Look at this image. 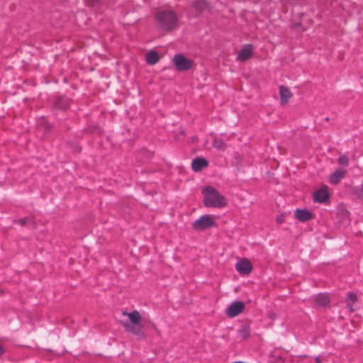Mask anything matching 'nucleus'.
I'll return each instance as SVG.
<instances>
[{
    "instance_id": "aec40b11",
    "label": "nucleus",
    "mask_w": 363,
    "mask_h": 363,
    "mask_svg": "<svg viewBox=\"0 0 363 363\" xmlns=\"http://www.w3.org/2000/svg\"><path fill=\"white\" fill-rule=\"evenodd\" d=\"M351 192L357 199L363 201V184L359 186H352Z\"/></svg>"
},
{
    "instance_id": "f8f14e48",
    "label": "nucleus",
    "mask_w": 363,
    "mask_h": 363,
    "mask_svg": "<svg viewBox=\"0 0 363 363\" xmlns=\"http://www.w3.org/2000/svg\"><path fill=\"white\" fill-rule=\"evenodd\" d=\"M295 217L301 222H306L313 218V213L306 208H297L295 211Z\"/></svg>"
},
{
    "instance_id": "7c9ffc66",
    "label": "nucleus",
    "mask_w": 363,
    "mask_h": 363,
    "mask_svg": "<svg viewBox=\"0 0 363 363\" xmlns=\"http://www.w3.org/2000/svg\"><path fill=\"white\" fill-rule=\"evenodd\" d=\"M233 363H244L243 362H240V361H238V362H234Z\"/></svg>"
},
{
    "instance_id": "dca6fc26",
    "label": "nucleus",
    "mask_w": 363,
    "mask_h": 363,
    "mask_svg": "<svg viewBox=\"0 0 363 363\" xmlns=\"http://www.w3.org/2000/svg\"><path fill=\"white\" fill-rule=\"evenodd\" d=\"M193 8L197 14H200L209 8L208 3L206 0H195Z\"/></svg>"
},
{
    "instance_id": "9b49d317",
    "label": "nucleus",
    "mask_w": 363,
    "mask_h": 363,
    "mask_svg": "<svg viewBox=\"0 0 363 363\" xmlns=\"http://www.w3.org/2000/svg\"><path fill=\"white\" fill-rule=\"evenodd\" d=\"M347 171L344 169H337L329 177V181L332 184L336 185L345 177Z\"/></svg>"
},
{
    "instance_id": "1a4fd4ad",
    "label": "nucleus",
    "mask_w": 363,
    "mask_h": 363,
    "mask_svg": "<svg viewBox=\"0 0 363 363\" xmlns=\"http://www.w3.org/2000/svg\"><path fill=\"white\" fill-rule=\"evenodd\" d=\"M329 197L330 194L328 191V186H324L314 193L313 201L317 203H324L328 201Z\"/></svg>"
},
{
    "instance_id": "4be33fe9",
    "label": "nucleus",
    "mask_w": 363,
    "mask_h": 363,
    "mask_svg": "<svg viewBox=\"0 0 363 363\" xmlns=\"http://www.w3.org/2000/svg\"><path fill=\"white\" fill-rule=\"evenodd\" d=\"M51 128V125L45 121H42L38 125L39 130H42L45 133L49 132Z\"/></svg>"
},
{
    "instance_id": "c85d7f7f",
    "label": "nucleus",
    "mask_w": 363,
    "mask_h": 363,
    "mask_svg": "<svg viewBox=\"0 0 363 363\" xmlns=\"http://www.w3.org/2000/svg\"><path fill=\"white\" fill-rule=\"evenodd\" d=\"M315 361L316 363H321L320 358L319 357H317L315 358Z\"/></svg>"
},
{
    "instance_id": "f03ea898",
    "label": "nucleus",
    "mask_w": 363,
    "mask_h": 363,
    "mask_svg": "<svg viewBox=\"0 0 363 363\" xmlns=\"http://www.w3.org/2000/svg\"><path fill=\"white\" fill-rule=\"evenodd\" d=\"M155 18L159 29L162 31H170L178 26L177 16L172 11H159Z\"/></svg>"
},
{
    "instance_id": "412c9836",
    "label": "nucleus",
    "mask_w": 363,
    "mask_h": 363,
    "mask_svg": "<svg viewBox=\"0 0 363 363\" xmlns=\"http://www.w3.org/2000/svg\"><path fill=\"white\" fill-rule=\"evenodd\" d=\"M239 333L244 340L249 337L250 334L249 325L247 324L242 325V328L239 330Z\"/></svg>"
},
{
    "instance_id": "a878e982",
    "label": "nucleus",
    "mask_w": 363,
    "mask_h": 363,
    "mask_svg": "<svg viewBox=\"0 0 363 363\" xmlns=\"http://www.w3.org/2000/svg\"><path fill=\"white\" fill-rule=\"evenodd\" d=\"M276 220L279 224L283 223L284 222V216L283 215H279L277 217Z\"/></svg>"
},
{
    "instance_id": "0eeeda50",
    "label": "nucleus",
    "mask_w": 363,
    "mask_h": 363,
    "mask_svg": "<svg viewBox=\"0 0 363 363\" xmlns=\"http://www.w3.org/2000/svg\"><path fill=\"white\" fill-rule=\"evenodd\" d=\"M245 308V304L242 301L233 302L226 309V314L228 317H235L241 313Z\"/></svg>"
},
{
    "instance_id": "6ab92c4d",
    "label": "nucleus",
    "mask_w": 363,
    "mask_h": 363,
    "mask_svg": "<svg viewBox=\"0 0 363 363\" xmlns=\"http://www.w3.org/2000/svg\"><path fill=\"white\" fill-rule=\"evenodd\" d=\"M213 146L219 151H224L227 147V145L224 140L220 138H215L213 139Z\"/></svg>"
},
{
    "instance_id": "393cba45",
    "label": "nucleus",
    "mask_w": 363,
    "mask_h": 363,
    "mask_svg": "<svg viewBox=\"0 0 363 363\" xmlns=\"http://www.w3.org/2000/svg\"><path fill=\"white\" fill-rule=\"evenodd\" d=\"M357 301V296L352 292L347 293V301L354 303Z\"/></svg>"
},
{
    "instance_id": "a211bd4d",
    "label": "nucleus",
    "mask_w": 363,
    "mask_h": 363,
    "mask_svg": "<svg viewBox=\"0 0 363 363\" xmlns=\"http://www.w3.org/2000/svg\"><path fill=\"white\" fill-rule=\"evenodd\" d=\"M160 60V56L155 50H150L146 54V62L149 65H155Z\"/></svg>"
},
{
    "instance_id": "2eb2a0df",
    "label": "nucleus",
    "mask_w": 363,
    "mask_h": 363,
    "mask_svg": "<svg viewBox=\"0 0 363 363\" xmlns=\"http://www.w3.org/2000/svg\"><path fill=\"white\" fill-rule=\"evenodd\" d=\"M280 94V104L284 105L288 102L289 99L292 96L291 91L284 86H280L279 87Z\"/></svg>"
},
{
    "instance_id": "f257e3e1",
    "label": "nucleus",
    "mask_w": 363,
    "mask_h": 363,
    "mask_svg": "<svg viewBox=\"0 0 363 363\" xmlns=\"http://www.w3.org/2000/svg\"><path fill=\"white\" fill-rule=\"evenodd\" d=\"M202 193L204 195L203 202L206 207L221 208L227 204L225 198L211 186L203 188Z\"/></svg>"
},
{
    "instance_id": "cd10ccee",
    "label": "nucleus",
    "mask_w": 363,
    "mask_h": 363,
    "mask_svg": "<svg viewBox=\"0 0 363 363\" xmlns=\"http://www.w3.org/2000/svg\"><path fill=\"white\" fill-rule=\"evenodd\" d=\"M347 307L349 308V310H350V312L354 311V310H353V308H352V306H351L350 303H347Z\"/></svg>"
},
{
    "instance_id": "ddd939ff",
    "label": "nucleus",
    "mask_w": 363,
    "mask_h": 363,
    "mask_svg": "<svg viewBox=\"0 0 363 363\" xmlns=\"http://www.w3.org/2000/svg\"><path fill=\"white\" fill-rule=\"evenodd\" d=\"M208 161L203 157H196L191 162V168L196 172H200L203 168L208 167Z\"/></svg>"
},
{
    "instance_id": "423d86ee",
    "label": "nucleus",
    "mask_w": 363,
    "mask_h": 363,
    "mask_svg": "<svg viewBox=\"0 0 363 363\" xmlns=\"http://www.w3.org/2000/svg\"><path fill=\"white\" fill-rule=\"evenodd\" d=\"M69 107V100L64 96L55 97L52 102V111L55 114L66 111Z\"/></svg>"
},
{
    "instance_id": "f3484780",
    "label": "nucleus",
    "mask_w": 363,
    "mask_h": 363,
    "mask_svg": "<svg viewBox=\"0 0 363 363\" xmlns=\"http://www.w3.org/2000/svg\"><path fill=\"white\" fill-rule=\"evenodd\" d=\"M330 303V298L327 294H318L314 298V303L317 306L324 307Z\"/></svg>"
},
{
    "instance_id": "4468645a",
    "label": "nucleus",
    "mask_w": 363,
    "mask_h": 363,
    "mask_svg": "<svg viewBox=\"0 0 363 363\" xmlns=\"http://www.w3.org/2000/svg\"><path fill=\"white\" fill-rule=\"evenodd\" d=\"M122 315L129 318L130 322L128 323L131 325L140 323V320H141L142 317L139 311L136 310L130 313L127 311H123Z\"/></svg>"
},
{
    "instance_id": "39448f33",
    "label": "nucleus",
    "mask_w": 363,
    "mask_h": 363,
    "mask_svg": "<svg viewBox=\"0 0 363 363\" xmlns=\"http://www.w3.org/2000/svg\"><path fill=\"white\" fill-rule=\"evenodd\" d=\"M172 62L177 69L180 72L189 70L193 65L192 60L187 59L182 54H176Z\"/></svg>"
},
{
    "instance_id": "c756f323",
    "label": "nucleus",
    "mask_w": 363,
    "mask_h": 363,
    "mask_svg": "<svg viewBox=\"0 0 363 363\" xmlns=\"http://www.w3.org/2000/svg\"><path fill=\"white\" fill-rule=\"evenodd\" d=\"M80 150H81V148L79 147L76 146L74 147V152H80Z\"/></svg>"
},
{
    "instance_id": "9d476101",
    "label": "nucleus",
    "mask_w": 363,
    "mask_h": 363,
    "mask_svg": "<svg viewBox=\"0 0 363 363\" xmlns=\"http://www.w3.org/2000/svg\"><path fill=\"white\" fill-rule=\"evenodd\" d=\"M252 45L251 44H246L239 51L237 56V60L240 62H245L252 56Z\"/></svg>"
},
{
    "instance_id": "5701e85b",
    "label": "nucleus",
    "mask_w": 363,
    "mask_h": 363,
    "mask_svg": "<svg viewBox=\"0 0 363 363\" xmlns=\"http://www.w3.org/2000/svg\"><path fill=\"white\" fill-rule=\"evenodd\" d=\"M340 165L347 167L349 164V157L347 155H341L337 160Z\"/></svg>"
},
{
    "instance_id": "bb28decb",
    "label": "nucleus",
    "mask_w": 363,
    "mask_h": 363,
    "mask_svg": "<svg viewBox=\"0 0 363 363\" xmlns=\"http://www.w3.org/2000/svg\"><path fill=\"white\" fill-rule=\"evenodd\" d=\"M99 1L100 0H87L88 4L90 6H95L96 4H97L99 2Z\"/></svg>"
},
{
    "instance_id": "20e7f679",
    "label": "nucleus",
    "mask_w": 363,
    "mask_h": 363,
    "mask_svg": "<svg viewBox=\"0 0 363 363\" xmlns=\"http://www.w3.org/2000/svg\"><path fill=\"white\" fill-rule=\"evenodd\" d=\"M121 324L126 332L133 334L138 340H141L145 339V333L143 325L140 323L135 325H131L128 321H121Z\"/></svg>"
},
{
    "instance_id": "b1692460",
    "label": "nucleus",
    "mask_w": 363,
    "mask_h": 363,
    "mask_svg": "<svg viewBox=\"0 0 363 363\" xmlns=\"http://www.w3.org/2000/svg\"><path fill=\"white\" fill-rule=\"evenodd\" d=\"M31 221H32V219H30V218H23L19 219L17 221V223H19L22 226H25V225H28L29 223H30Z\"/></svg>"
},
{
    "instance_id": "7ed1b4c3",
    "label": "nucleus",
    "mask_w": 363,
    "mask_h": 363,
    "mask_svg": "<svg viewBox=\"0 0 363 363\" xmlns=\"http://www.w3.org/2000/svg\"><path fill=\"white\" fill-rule=\"evenodd\" d=\"M216 225L211 215H203L192 223V228L196 231H203Z\"/></svg>"
},
{
    "instance_id": "6e6552de",
    "label": "nucleus",
    "mask_w": 363,
    "mask_h": 363,
    "mask_svg": "<svg viewBox=\"0 0 363 363\" xmlns=\"http://www.w3.org/2000/svg\"><path fill=\"white\" fill-rule=\"evenodd\" d=\"M235 269L240 274L247 275L252 272V265L247 259H242L237 262Z\"/></svg>"
}]
</instances>
